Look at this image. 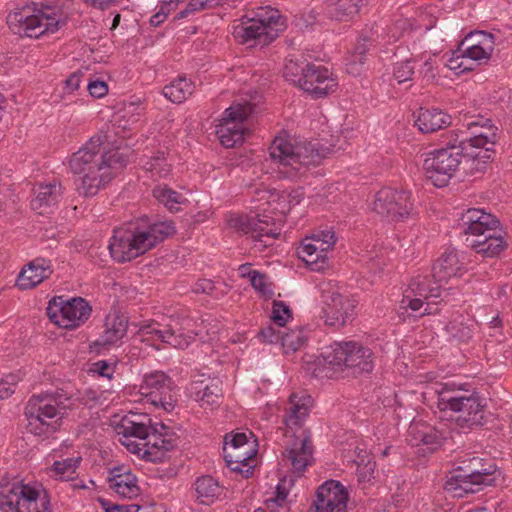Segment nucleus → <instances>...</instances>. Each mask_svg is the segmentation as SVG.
Instances as JSON below:
<instances>
[{"label": "nucleus", "instance_id": "f257e3e1", "mask_svg": "<svg viewBox=\"0 0 512 512\" xmlns=\"http://www.w3.org/2000/svg\"><path fill=\"white\" fill-rule=\"evenodd\" d=\"M103 137H91L78 151L72 154L69 166L74 174L81 176L80 193L85 197L95 196L127 165L131 149L127 146H103Z\"/></svg>", "mask_w": 512, "mask_h": 512}, {"label": "nucleus", "instance_id": "f03ea898", "mask_svg": "<svg viewBox=\"0 0 512 512\" xmlns=\"http://www.w3.org/2000/svg\"><path fill=\"white\" fill-rule=\"evenodd\" d=\"M269 154L280 177L299 180L326 157V150L309 141H300L288 135L275 137Z\"/></svg>", "mask_w": 512, "mask_h": 512}, {"label": "nucleus", "instance_id": "7ed1b4c3", "mask_svg": "<svg viewBox=\"0 0 512 512\" xmlns=\"http://www.w3.org/2000/svg\"><path fill=\"white\" fill-rule=\"evenodd\" d=\"M319 373L326 378L357 377L372 372L374 356L370 348L356 341L336 342L317 360Z\"/></svg>", "mask_w": 512, "mask_h": 512}, {"label": "nucleus", "instance_id": "20e7f679", "mask_svg": "<svg viewBox=\"0 0 512 512\" xmlns=\"http://www.w3.org/2000/svg\"><path fill=\"white\" fill-rule=\"evenodd\" d=\"M174 233L173 222H157L148 226L129 223L114 231L109 243L110 254L119 263L131 261Z\"/></svg>", "mask_w": 512, "mask_h": 512}, {"label": "nucleus", "instance_id": "39448f33", "mask_svg": "<svg viewBox=\"0 0 512 512\" xmlns=\"http://www.w3.org/2000/svg\"><path fill=\"white\" fill-rule=\"evenodd\" d=\"M462 221L466 225L467 240L476 253L494 257L505 248L499 221L492 214L481 209H468L462 215Z\"/></svg>", "mask_w": 512, "mask_h": 512}, {"label": "nucleus", "instance_id": "423d86ee", "mask_svg": "<svg viewBox=\"0 0 512 512\" xmlns=\"http://www.w3.org/2000/svg\"><path fill=\"white\" fill-rule=\"evenodd\" d=\"M193 320L185 313L163 316L160 320H144L138 325V334L144 341L158 340L176 349L187 348L194 331L191 329Z\"/></svg>", "mask_w": 512, "mask_h": 512}, {"label": "nucleus", "instance_id": "0eeeda50", "mask_svg": "<svg viewBox=\"0 0 512 512\" xmlns=\"http://www.w3.org/2000/svg\"><path fill=\"white\" fill-rule=\"evenodd\" d=\"M7 24L14 34L38 38L45 33H55L65 24L59 9L45 6L40 9L24 7L10 13Z\"/></svg>", "mask_w": 512, "mask_h": 512}, {"label": "nucleus", "instance_id": "6e6552de", "mask_svg": "<svg viewBox=\"0 0 512 512\" xmlns=\"http://www.w3.org/2000/svg\"><path fill=\"white\" fill-rule=\"evenodd\" d=\"M464 149V141H458L456 132L444 147L426 153L423 161L426 178L434 186L447 185L460 167Z\"/></svg>", "mask_w": 512, "mask_h": 512}, {"label": "nucleus", "instance_id": "1a4fd4ad", "mask_svg": "<svg viewBox=\"0 0 512 512\" xmlns=\"http://www.w3.org/2000/svg\"><path fill=\"white\" fill-rule=\"evenodd\" d=\"M285 23L277 9L261 7L253 18H248L235 28V37L244 44L254 42L265 46L284 29Z\"/></svg>", "mask_w": 512, "mask_h": 512}, {"label": "nucleus", "instance_id": "9d476101", "mask_svg": "<svg viewBox=\"0 0 512 512\" xmlns=\"http://www.w3.org/2000/svg\"><path fill=\"white\" fill-rule=\"evenodd\" d=\"M65 411L66 406L54 396H32L25 408L28 431L37 436L54 432Z\"/></svg>", "mask_w": 512, "mask_h": 512}, {"label": "nucleus", "instance_id": "9b49d317", "mask_svg": "<svg viewBox=\"0 0 512 512\" xmlns=\"http://www.w3.org/2000/svg\"><path fill=\"white\" fill-rule=\"evenodd\" d=\"M0 509L3 512H51L46 494L21 482L1 486Z\"/></svg>", "mask_w": 512, "mask_h": 512}, {"label": "nucleus", "instance_id": "f8f14e48", "mask_svg": "<svg viewBox=\"0 0 512 512\" xmlns=\"http://www.w3.org/2000/svg\"><path fill=\"white\" fill-rule=\"evenodd\" d=\"M252 112L253 105L250 103L234 104L225 110L216 131L224 147L232 148L242 143L245 137L250 134L246 120Z\"/></svg>", "mask_w": 512, "mask_h": 512}, {"label": "nucleus", "instance_id": "ddd939ff", "mask_svg": "<svg viewBox=\"0 0 512 512\" xmlns=\"http://www.w3.org/2000/svg\"><path fill=\"white\" fill-rule=\"evenodd\" d=\"M91 311L88 302L81 297L68 301L54 298L47 307L49 319L57 326L66 329H74L83 324L90 317Z\"/></svg>", "mask_w": 512, "mask_h": 512}, {"label": "nucleus", "instance_id": "4468645a", "mask_svg": "<svg viewBox=\"0 0 512 512\" xmlns=\"http://www.w3.org/2000/svg\"><path fill=\"white\" fill-rule=\"evenodd\" d=\"M229 226L250 234L261 247L271 246L281 234V227L268 215L236 216L229 220Z\"/></svg>", "mask_w": 512, "mask_h": 512}, {"label": "nucleus", "instance_id": "2eb2a0df", "mask_svg": "<svg viewBox=\"0 0 512 512\" xmlns=\"http://www.w3.org/2000/svg\"><path fill=\"white\" fill-rule=\"evenodd\" d=\"M139 393L149 403L161 407L167 412L175 407L176 397L173 392V382L164 372L155 371L145 375L139 387Z\"/></svg>", "mask_w": 512, "mask_h": 512}, {"label": "nucleus", "instance_id": "dca6fc26", "mask_svg": "<svg viewBox=\"0 0 512 512\" xmlns=\"http://www.w3.org/2000/svg\"><path fill=\"white\" fill-rule=\"evenodd\" d=\"M174 446L173 433L163 423L151 425L145 442L127 443V449L150 461H158Z\"/></svg>", "mask_w": 512, "mask_h": 512}, {"label": "nucleus", "instance_id": "f3484780", "mask_svg": "<svg viewBox=\"0 0 512 512\" xmlns=\"http://www.w3.org/2000/svg\"><path fill=\"white\" fill-rule=\"evenodd\" d=\"M322 318L326 325L343 327L355 314L356 301L338 289L323 290Z\"/></svg>", "mask_w": 512, "mask_h": 512}, {"label": "nucleus", "instance_id": "a211bd4d", "mask_svg": "<svg viewBox=\"0 0 512 512\" xmlns=\"http://www.w3.org/2000/svg\"><path fill=\"white\" fill-rule=\"evenodd\" d=\"M335 243L336 237L333 231H319L302 240L297 249V254L313 270L318 271L324 268L327 252L333 248Z\"/></svg>", "mask_w": 512, "mask_h": 512}, {"label": "nucleus", "instance_id": "6ab92c4d", "mask_svg": "<svg viewBox=\"0 0 512 512\" xmlns=\"http://www.w3.org/2000/svg\"><path fill=\"white\" fill-rule=\"evenodd\" d=\"M373 210L393 221L404 220L412 215L410 193L383 188L375 194Z\"/></svg>", "mask_w": 512, "mask_h": 512}, {"label": "nucleus", "instance_id": "aec40b11", "mask_svg": "<svg viewBox=\"0 0 512 512\" xmlns=\"http://www.w3.org/2000/svg\"><path fill=\"white\" fill-rule=\"evenodd\" d=\"M449 401V399H447ZM452 412L456 413L455 422L463 429H474L486 424V404L481 397L475 393H468L462 399H451Z\"/></svg>", "mask_w": 512, "mask_h": 512}, {"label": "nucleus", "instance_id": "412c9836", "mask_svg": "<svg viewBox=\"0 0 512 512\" xmlns=\"http://www.w3.org/2000/svg\"><path fill=\"white\" fill-rule=\"evenodd\" d=\"M282 453V461L290 466L294 473H302L313 463V446L311 436L306 430L298 435L291 433Z\"/></svg>", "mask_w": 512, "mask_h": 512}, {"label": "nucleus", "instance_id": "4be33fe9", "mask_svg": "<svg viewBox=\"0 0 512 512\" xmlns=\"http://www.w3.org/2000/svg\"><path fill=\"white\" fill-rule=\"evenodd\" d=\"M463 126L467 129L468 137L463 139L458 138V141H464L465 148L466 145L475 148H483L484 155L476 154L475 157L489 159L497 139V128L489 119L482 116L476 117L474 120L463 124Z\"/></svg>", "mask_w": 512, "mask_h": 512}, {"label": "nucleus", "instance_id": "5701e85b", "mask_svg": "<svg viewBox=\"0 0 512 512\" xmlns=\"http://www.w3.org/2000/svg\"><path fill=\"white\" fill-rule=\"evenodd\" d=\"M298 85L302 90L316 98H320L333 93L337 83L327 68L307 64L306 67L301 70Z\"/></svg>", "mask_w": 512, "mask_h": 512}, {"label": "nucleus", "instance_id": "b1692460", "mask_svg": "<svg viewBox=\"0 0 512 512\" xmlns=\"http://www.w3.org/2000/svg\"><path fill=\"white\" fill-rule=\"evenodd\" d=\"M347 501L348 492L340 482L326 481L317 490L315 512H347Z\"/></svg>", "mask_w": 512, "mask_h": 512}, {"label": "nucleus", "instance_id": "393cba45", "mask_svg": "<svg viewBox=\"0 0 512 512\" xmlns=\"http://www.w3.org/2000/svg\"><path fill=\"white\" fill-rule=\"evenodd\" d=\"M488 486L491 485L458 465L447 475L444 489L453 497L462 498L467 494L478 493Z\"/></svg>", "mask_w": 512, "mask_h": 512}, {"label": "nucleus", "instance_id": "a878e982", "mask_svg": "<svg viewBox=\"0 0 512 512\" xmlns=\"http://www.w3.org/2000/svg\"><path fill=\"white\" fill-rule=\"evenodd\" d=\"M462 51L472 61L486 63L491 58L495 48L494 35L485 31L469 33L460 43Z\"/></svg>", "mask_w": 512, "mask_h": 512}, {"label": "nucleus", "instance_id": "bb28decb", "mask_svg": "<svg viewBox=\"0 0 512 512\" xmlns=\"http://www.w3.org/2000/svg\"><path fill=\"white\" fill-rule=\"evenodd\" d=\"M128 328V318L117 312H110L104 322V330L100 337L95 340L90 347H108L116 345L126 335Z\"/></svg>", "mask_w": 512, "mask_h": 512}, {"label": "nucleus", "instance_id": "cd10ccee", "mask_svg": "<svg viewBox=\"0 0 512 512\" xmlns=\"http://www.w3.org/2000/svg\"><path fill=\"white\" fill-rule=\"evenodd\" d=\"M312 406V398L306 393L291 394L289 398L287 415L285 416L284 423L286 425V433H296L301 427L308 416Z\"/></svg>", "mask_w": 512, "mask_h": 512}, {"label": "nucleus", "instance_id": "c85d7f7f", "mask_svg": "<svg viewBox=\"0 0 512 512\" xmlns=\"http://www.w3.org/2000/svg\"><path fill=\"white\" fill-rule=\"evenodd\" d=\"M223 452L227 466L232 471L242 474L244 478H249L253 474L254 466L249 461L257 453L255 445L224 446Z\"/></svg>", "mask_w": 512, "mask_h": 512}, {"label": "nucleus", "instance_id": "c756f323", "mask_svg": "<svg viewBox=\"0 0 512 512\" xmlns=\"http://www.w3.org/2000/svg\"><path fill=\"white\" fill-rule=\"evenodd\" d=\"M53 273L50 260L36 258L24 266L17 278L16 285L21 290L32 289Z\"/></svg>", "mask_w": 512, "mask_h": 512}, {"label": "nucleus", "instance_id": "7c9ffc66", "mask_svg": "<svg viewBox=\"0 0 512 512\" xmlns=\"http://www.w3.org/2000/svg\"><path fill=\"white\" fill-rule=\"evenodd\" d=\"M465 272L464 262L454 251L444 253L432 268V276L438 283H447L452 278L463 276Z\"/></svg>", "mask_w": 512, "mask_h": 512}, {"label": "nucleus", "instance_id": "2f4dec72", "mask_svg": "<svg viewBox=\"0 0 512 512\" xmlns=\"http://www.w3.org/2000/svg\"><path fill=\"white\" fill-rule=\"evenodd\" d=\"M450 124L451 116L436 108H420L415 119V125L422 133H434Z\"/></svg>", "mask_w": 512, "mask_h": 512}, {"label": "nucleus", "instance_id": "473e14b6", "mask_svg": "<svg viewBox=\"0 0 512 512\" xmlns=\"http://www.w3.org/2000/svg\"><path fill=\"white\" fill-rule=\"evenodd\" d=\"M257 201L268 204L272 207L273 212H277L280 215H284L291 209V202L298 204L300 202V194L296 192V195L280 194L275 190L268 189H256Z\"/></svg>", "mask_w": 512, "mask_h": 512}, {"label": "nucleus", "instance_id": "72a5a7b5", "mask_svg": "<svg viewBox=\"0 0 512 512\" xmlns=\"http://www.w3.org/2000/svg\"><path fill=\"white\" fill-rule=\"evenodd\" d=\"M108 482L109 487L123 498L132 499L140 493L137 479L129 471L122 472V469H114Z\"/></svg>", "mask_w": 512, "mask_h": 512}, {"label": "nucleus", "instance_id": "f704fd0d", "mask_svg": "<svg viewBox=\"0 0 512 512\" xmlns=\"http://www.w3.org/2000/svg\"><path fill=\"white\" fill-rule=\"evenodd\" d=\"M193 389L195 390V399L200 406L205 409H214L219 405L222 397V388L218 379H210L195 382Z\"/></svg>", "mask_w": 512, "mask_h": 512}, {"label": "nucleus", "instance_id": "c9c22d12", "mask_svg": "<svg viewBox=\"0 0 512 512\" xmlns=\"http://www.w3.org/2000/svg\"><path fill=\"white\" fill-rule=\"evenodd\" d=\"M61 197L62 187L60 183L41 184L36 189V197L32 201V207L43 213L44 208L56 205Z\"/></svg>", "mask_w": 512, "mask_h": 512}, {"label": "nucleus", "instance_id": "e433bc0d", "mask_svg": "<svg viewBox=\"0 0 512 512\" xmlns=\"http://www.w3.org/2000/svg\"><path fill=\"white\" fill-rule=\"evenodd\" d=\"M150 430L151 426L124 418L119 426L118 434L123 436L122 444L127 447V443L145 442Z\"/></svg>", "mask_w": 512, "mask_h": 512}, {"label": "nucleus", "instance_id": "4c0bfd02", "mask_svg": "<svg viewBox=\"0 0 512 512\" xmlns=\"http://www.w3.org/2000/svg\"><path fill=\"white\" fill-rule=\"evenodd\" d=\"M197 500L201 504L210 505L223 494V488L211 476H202L195 482Z\"/></svg>", "mask_w": 512, "mask_h": 512}, {"label": "nucleus", "instance_id": "58836bf2", "mask_svg": "<svg viewBox=\"0 0 512 512\" xmlns=\"http://www.w3.org/2000/svg\"><path fill=\"white\" fill-rule=\"evenodd\" d=\"M459 465L465 468L466 472H470L471 474L478 476L488 484H495L498 470L494 463L485 462L481 458L473 457L462 461Z\"/></svg>", "mask_w": 512, "mask_h": 512}, {"label": "nucleus", "instance_id": "ea45409f", "mask_svg": "<svg viewBox=\"0 0 512 512\" xmlns=\"http://www.w3.org/2000/svg\"><path fill=\"white\" fill-rule=\"evenodd\" d=\"M365 5V0H328L330 15L340 21L352 19Z\"/></svg>", "mask_w": 512, "mask_h": 512}, {"label": "nucleus", "instance_id": "a19ab883", "mask_svg": "<svg viewBox=\"0 0 512 512\" xmlns=\"http://www.w3.org/2000/svg\"><path fill=\"white\" fill-rule=\"evenodd\" d=\"M404 292L428 301H433L441 295L440 286H430V281L425 276L413 278Z\"/></svg>", "mask_w": 512, "mask_h": 512}, {"label": "nucleus", "instance_id": "79ce46f5", "mask_svg": "<svg viewBox=\"0 0 512 512\" xmlns=\"http://www.w3.org/2000/svg\"><path fill=\"white\" fill-rule=\"evenodd\" d=\"M193 91V83L185 77H179L164 87L163 95L173 103H182Z\"/></svg>", "mask_w": 512, "mask_h": 512}, {"label": "nucleus", "instance_id": "37998d69", "mask_svg": "<svg viewBox=\"0 0 512 512\" xmlns=\"http://www.w3.org/2000/svg\"><path fill=\"white\" fill-rule=\"evenodd\" d=\"M154 198L161 204H163L170 211H178L179 205L183 204L186 199L185 197L177 192L172 190L167 185H157L153 189Z\"/></svg>", "mask_w": 512, "mask_h": 512}, {"label": "nucleus", "instance_id": "c03bdc74", "mask_svg": "<svg viewBox=\"0 0 512 512\" xmlns=\"http://www.w3.org/2000/svg\"><path fill=\"white\" fill-rule=\"evenodd\" d=\"M281 345L285 354H291L298 351L305 343L306 338L303 330L296 327L295 329H278Z\"/></svg>", "mask_w": 512, "mask_h": 512}, {"label": "nucleus", "instance_id": "a18cd8bd", "mask_svg": "<svg viewBox=\"0 0 512 512\" xmlns=\"http://www.w3.org/2000/svg\"><path fill=\"white\" fill-rule=\"evenodd\" d=\"M416 28H421V25L415 20L400 17L386 28L385 38L388 42H396L406 33H409Z\"/></svg>", "mask_w": 512, "mask_h": 512}, {"label": "nucleus", "instance_id": "49530a36", "mask_svg": "<svg viewBox=\"0 0 512 512\" xmlns=\"http://www.w3.org/2000/svg\"><path fill=\"white\" fill-rule=\"evenodd\" d=\"M437 386L435 389V393L438 396L437 406L441 411L453 409V406L450 404L452 401H447V399H462V397L468 394L467 391L461 392L459 389H456L455 385L438 384Z\"/></svg>", "mask_w": 512, "mask_h": 512}, {"label": "nucleus", "instance_id": "de8ad7c7", "mask_svg": "<svg viewBox=\"0 0 512 512\" xmlns=\"http://www.w3.org/2000/svg\"><path fill=\"white\" fill-rule=\"evenodd\" d=\"M144 111L143 100L138 98L124 105L122 115L117 120L118 126L123 130L128 129L130 125L138 122Z\"/></svg>", "mask_w": 512, "mask_h": 512}, {"label": "nucleus", "instance_id": "09e8293b", "mask_svg": "<svg viewBox=\"0 0 512 512\" xmlns=\"http://www.w3.org/2000/svg\"><path fill=\"white\" fill-rule=\"evenodd\" d=\"M144 169L151 174L152 178L160 179L170 174L171 165L167 162L164 152H157L146 161Z\"/></svg>", "mask_w": 512, "mask_h": 512}, {"label": "nucleus", "instance_id": "8fccbe9b", "mask_svg": "<svg viewBox=\"0 0 512 512\" xmlns=\"http://www.w3.org/2000/svg\"><path fill=\"white\" fill-rule=\"evenodd\" d=\"M81 461V457L66 458L61 461H55L51 473L59 480H72L76 475V469Z\"/></svg>", "mask_w": 512, "mask_h": 512}, {"label": "nucleus", "instance_id": "3c124183", "mask_svg": "<svg viewBox=\"0 0 512 512\" xmlns=\"http://www.w3.org/2000/svg\"><path fill=\"white\" fill-rule=\"evenodd\" d=\"M446 329L453 338L465 342L472 337L473 323L464 322L463 319H454L447 325Z\"/></svg>", "mask_w": 512, "mask_h": 512}, {"label": "nucleus", "instance_id": "603ef678", "mask_svg": "<svg viewBox=\"0 0 512 512\" xmlns=\"http://www.w3.org/2000/svg\"><path fill=\"white\" fill-rule=\"evenodd\" d=\"M470 58L465 55L462 51V47L459 45L457 50L452 53V56L448 59L446 66L456 72V74L463 73L465 71L472 70Z\"/></svg>", "mask_w": 512, "mask_h": 512}, {"label": "nucleus", "instance_id": "864d4df0", "mask_svg": "<svg viewBox=\"0 0 512 512\" xmlns=\"http://www.w3.org/2000/svg\"><path fill=\"white\" fill-rule=\"evenodd\" d=\"M414 62V59L411 58L399 61L394 65L393 78L398 84L412 80L415 69Z\"/></svg>", "mask_w": 512, "mask_h": 512}, {"label": "nucleus", "instance_id": "5fc2aeb1", "mask_svg": "<svg viewBox=\"0 0 512 512\" xmlns=\"http://www.w3.org/2000/svg\"><path fill=\"white\" fill-rule=\"evenodd\" d=\"M250 284L255 289V291H257L258 294L265 299L272 298L274 295L272 283L263 273H253Z\"/></svg>", "mask_w": 512, "mask_h": 512}, {"label": "nucleus", "instance_id": "6e6d98bb", "mask_svg": "<svg viewBox=\"0 0 512 512\" xmlns=\"http://www.w3.org/2000/svg\"><path fill=\"white\" fill-rule=\"evenodd\" d=\"M291 318L289 307L282 301H274L272 309V320L279 328H283L285 323Z\"/></svg>", "mask_w": 512, "mask_h": 512}, {"label": "nucleus", "instance_id": "4d7b16f0", "mask_svg": "<svg viewBox=\"0 0 512 512\" xmlns=\"http://www.w3.org/2000/svg\"><path fill=\"white\" fill-rule=\"evenodd\" d=\"M20 377L15 374H8L0 379V400L10 397L15 392V387Z\"/></svg>", "mask_w": 512, "mask_h": 512}, {"label": "nucleus", "instance_id": "13d9d810", "mask_svg": "<svg viewBox=\"0 0 512 512\" xmlns=\"http://www.w3.org/2000/svg\"><path fill=\"white\" fill-rule=\"evenodd\" d=\"M425 302H427V304L429 303L428 300L417 296H412L404 292L400 306L402 309H410L413 312H418L424 306Z\"/></svg>", "mask_w": 512, "mask_h": 512}, {"label": "nucleus", "instance_id": "bf43d9fd", "mask_svg": "<svg viewBox=\"0 0 512 512\" xmlns=\"http://www.w3.org/2000/svg\"><path fill=\"white\" fill-rule=\"evenodd\" d=\"M374 469L375 462L370 459L365 464L359 463L357 468L358 481L361 483L370 482L374 478Z\"/></svg>", "mask_w": 512, "mask_h": 512}, {"label": "nucleus", "instance_id": "052dcab7", "mask_svg": "<svg viewBox=\"0 0 512 512\" xmlns=\"http://www.w3.org/2000/svg\"><path fill=\"white\" fill-rule=\"evenodd\" d=\"M246 446L255 445V441H249L245 433H236L234 435H226L224 439V446Z\"/></svg>", "mask_w": 512, "mask_h": 512}, {"label": "nucleus", "instance_id": "680f3d73", "mask_svg": "<svg viewBox=\"0 0 512 512\" xmlns=\"http://www.w3.org/2000/svg\"><path fill=\"white\" fill-rule=\"evenodd\" d=\"M427 428H430L429 425L423 423H413L409 427V434L413 437L414 444L418 445L419 443H423L425 438V434L427 433Z\"/></svg>", "mask_w": 512, "mask_h": 512}, {"label": "nucleus", "instance_id": "e2e57ef3", "mask_svg": "<svg viewBox=\"0 0 512 512\" xmlns=\"http://www.w3.org/2000/svg\"><path fill=\"white\" fill-rule=\"evenodd\" d=\"M87 89L91 96L101 98L108 93V86L104 81H91L88 83Z\"/></svg>", "mask_w": 512, "mask_h": 512}, {"label": "nucleus", "instance_id": "0e129e2a", "mask_svg": "<svg viewBox=\"0 0 512 512\" xmlns=\"http://www.w3.org/2000/svg\"><path fill=\"white\" fill-rule=\"evenodd\" d=\"M443 439V434L430 426V428H427V433L425 434L422 444L436 447L441 444Z\"/></svg>", "mask_w": 512, "mask_h": 512}, {"label": "nucleus", "instance_id": "69168bd1", "mask_svg": "<svg viewBox=\"0 0 512 512\" xmlns=\"http://www.w3.org/2000/svg\"><path fill=\"white\" fill-rule=\"evenodd\" d=\"M367 58H363L360 56H355L352 54L347 63V71L348 73L357 76L361 73L362 66L366 63Z\"/></svg>", "mask_w": 512, "mask_h": 512}, {"label": "nucleus", "instance_id": "338daca9", "mask_svg": "<svg viewBox=\"0 0 512 512\" xmlns=\"http://www.w3.org/2000/svg\"><path fill=\"white\" fill-rule=\"evenodd\" d=\"M303 68H300L298 64L292 60H290L286 65L284 69V76L294 82L298 83V78H300V72Z\"/></svg>", "mask_w": 512, "mask_h": 512}, {"label": "nucleus", "instance_id": "774afa93", "mask_svg": "<svg viewBox=\"0 0 512 512\" xmlns=\"http://www.w3.org/2000/svg\"><path fill=\"white\" fill-rule=\"evenodd\" d=\"M205 9L203 0H190L187 7L177 15L178 19L187 17L190 13Z\"/></svg>", "mask_w": 512, "mask_h": 512}]
</instances>
